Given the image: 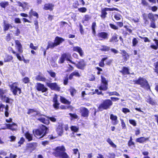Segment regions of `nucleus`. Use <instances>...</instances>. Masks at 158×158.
Wrapping results in <instances>:
<instances>
[{"instance_id":"nucleus-1","label":"nucleus","mask_w":158,"mask_h":158,"mask_svg":"<svg viewBox=\"0 0 158 158\" xmlns=\"http://www.w3.org/2000/svg\"><path fill=\"white\" fill-rule=\"evenodd\" d=\"M56 151L53 152V154L56 157L60 158H69V156L65 152V149L63 146H59L56 148Z\"/></svg>"},{"instance_id":"nucleus-2","label":"nucleus","mask_w":158,"mask_h":158,"mask_svg":"<svg viewBox=\"0 0 158 158\" xmlns=\"http://www.w3.org/2000/svg\"><path fill=\"white\" fill-rule=\"evenodd\" d=\"M48 128L44 125H42L40 128L36 130L34 132L35 135L37 138L40 139L44 137L48 133Z\"/></svg>"},{"instance_id":"nucleus-3","label":"nucleus","mask_w":158,"mask_h":158,"mask_svg":"<svg viewBox=\"0 0 158 158\" xmlns=\"http://www.w3.org/2000/svg\"><path fill=\"white\" fill-rule=\"evenodd\" d=\"M112 104L113 102L111 100L106 99L100 105L98 109L100 111H102L103 109L107 110L109 109Z\"/></svg>"},{"instance_id":"nucleus-4","label":"nucleus","mask_w":158,"mask_h":158,"mask_svg":"<svg viewBox=\"0 0 158 158\" xmlns=\"http://www.w3.org/2000/svg\"><path fill=\"white\" fill-rule=\"evenodd\" d=\"M135 84H139L144 88H149L148 81L144 78L140 77L137 80L134 81Z\"/></svg>"},{"instance_id":"nucleus-5","label":"nucleus","mask_w":158,"mask_h":158,"mask_svg":"<svg viewBox=\"0 0 158 158\" xmlns=\"http://www.w3.org/2000/svg\"><path fill=\"white\" fill-rule=\"evenodd\" d=\"M38 119L41 122L45 124H48L49 123V119L53 122L56 121V119L53 117L48 118L43 115H41L40 117L38 118Z\"/></svg>"},{"instance_id":"nucleus-6","label":"nucleus","mask_w":158,"mask_h":158,"mask_svg":"<svg viewBox=\"0 0 158 158\" xmlns=\"http://www.w3.org/2000/svg\"><path fill=\"white\" fill-rule=\"evenodd\" d=\"M18 83L16 82L9 85L11 91L12 92L13 94L15 95L17 94L18 91H19V94H20L21 92V89L18 87Z\"/></svg>"},{"instance_id":"nucleus-7","label":"nucleus","mask_w":158,"mask_h":158,"mask_svg":"<svg viewBox=\"0 0 158 158\" xmlns=\"http://www.w3.org/2000/svg\"><path fill=\"white\" fill-rule=\"evenodd\" d=\"M71 57V55L69 53L64 54L61 55V57L60 58L59 62L61 64H62L64 63L65 60H67L70 61L72 63L75 64L74 62H73L70 60Z\"/></svg>"},{"instance_id":"nucleus-8","label":"nucleus","mask_w":158,"mask_h":158,"mask_svg":"<svg viewBox=\"0 0 158 158\" xmlns=\"http://www.w3.org/2000/svg\"><path fill=\"white\" fill-rule=\"evenodd\" d=\"M79 110L82 116L84 117H87L88 116L89 112L87 109L85 107H81L80 108Z\"/></svg>"},{"instance_id":"nucleus-9","label":"nucleus","mask_w":158,"mask_h":158,"mask_svg":"<svg viewBox=\"0 0 158 158\" xmlns=\"http://www.w3.org/2000/svg\"><path fill=\"white\" fill-rule=\"evenodd\" d=\"M36 89L39 91H41L42 92H46L48 89L45 87L43 84L38 83L36 84L35 86Z\"/></svg>"},{"instance_id":"nucleus-10","label":"nucleus","mask_w":158,"mask_h":158,"mask_svg":"<svg viewBox=\"0 0 158 158\" xmlns=\"http://www.w3.org/2000/svg\"><path fill=\"white\" fill-rule=\"evenodd\" d=\"M47 85L52 90L59 91L60 89V87L56 83H47Z\"/></svg>"},{"instance_id":"nucleus-11","label":"nucleus","mask_w":158,"mask_h":158,"mask_svg":"<svg viewBox=\"0 0 158 158\" xmlns=\"http://www.w3.org/2000/svg\"><path fill=\"white\" fill-rule=\"evenodd\" d=\"M75 64L77 68L81 70H83L86 66V64L83 60H81L77 64L75 63Z\"/></svg>"},{"instance_id":"nucleus-12","label":"nucleus","mask_w":158,"mask_h":158,"mask_svg":"<svg viewBox=\"0 0 158 158\" xmlns=\"http://www.w3.org/2000/svg\"><path fill=\"white\" fill-rule=\"evenodd\" d=\"M117 117L114 114H111L110 115V118L112 121V124L114 125H116L117 124L118 121L117 120Z\"/></svg>"},{"instance_id":"nucleus-13","label":"nucleus","mask_w":158,"mask_h":158,"mask_svg":"<svg viewBox=\"0 0 158 158\" xmlns=\"http://www.w3.org/2000/svg\"><path fill=\"white\" fill-rule=\"evenodd\" d=\"M54 5L52 3H47L44 5V9L46 10H52Z\"/></svg>"},{"instance_id":"nucleus-14","label":"nucleus","mask_w":158,"mask_h":158,"mask_svg":"<svg viewBox=\"0 0 158 158\" xmlns=\"http://www.w3.org/2000/svg\"><path fill=\"white\" fill-rule=\"evenodd\" d=\"M73 50L78 52L81 56H82L84 55V52L81 48L79 46H76L73 47Z\"/></svg>"},{"instance_id":"nucleus-15","label":"nucleus","mask_w":158,"mask_h":158,"mask_svg":"<svg viewBox=\"0 0 158 158\" xmlns=\"http://www.w3.org/2000/svg\"><path fill=\"white\" fill-rule=\"evenodd\" d=\"M98 36L99 38H102L103 39H107L108 38V34L104 32L99 33Z\"/></svg>"},{"instance_id":"nucleus-16","label":"nucleus","mask_w":158,"mask_h":158,"mask_svg":"<svg viewBox=\"0 0 158 158\" xmlns=\"http://www.w3.org/2000/svg\"><path fill=\"white\" fill-rule=\"evenodd\" d=\"M17 3L19 6L22 7L24 10L29 9V6L27 2L22 3L20 2H18Z\"/></svg>"},{"instance_id":"nucleus-17","label":"nucleus","mask_w":158,"mask_h":158,"mask_svg":"<svg viewBox=\"0 0 158 158\" xmlns=\"http://www.w3.org/2000/svg\"><path fill=\"white\" fill-rule=\"evenodd\" d=\"M15 43L16 44V48L18 49V51L20 53L22 52V47L19 41L18 40H16L15 41Z\"/></svg>"},{"instance_id":"nucleus-18","label":"nucleus","mask_w":158,"mask_h":158,"mask_svg":"<svg viewBox=\"0 0 158 158\" xmlns=\"http://www.w3.org/2000/svg\"><path fill=\"white\" fill-rule=\"evenodd\" d=\"M73 76H75V77H80L81 76V75L77 70H75L74 72L71 73L69 75V79H72L73 78Z\"/></svg>"},{"instance_id":"nucleus-19","label":"nucleus","mask_w":158,"mask_h":158,"mask_svg":"<svg viewBox=\"0 0 158 158\" xmlns=\"http://www.w3.org/2000/svg\"><path fill=\"white\" fill-rule=\"evenodd\" d=\"M12 26L11 24L8 23L6 21H4L3 25V29L4 31H7L10 28H12Z\"/></svg>"},{"instance_id":"nucleus-20","label":"nucleus","mask_w":158,"mask_h":158,"mask_svg":"<svg viewBox=\"0 0 158 158\" xmlns=\"http://www.w3.org/2000/svg\"><path fill=\"white\" fill-rule=\"evenodd\" d=\"M64 40L61 38L59 37L58 36L56 37L54 40V42L56 45V46L59 45L60 44L62 43Z\"/></svg>"},{"instance_id":"nucleus-21","label":"nucleus","mask_w":158,"mask_h":158,"mask_svg":"<svg viewBox=\"0 0 158 158\" xmlns=\"http://www.w3.org/2000/svg\"><path fill=\"white\" fill-rule=\"evenodd\" d=\"M121 54L122 55L124 61H126L129 59V55L125 50L122 51Z\"/></svg>"},{"instance_id":"nucleus-22","label":"nucleus","mask_w":158,"mask_h":158,"mask_svg":"<svg viewBox=\"0 0 158 158\" xmlns=\"http://www.w3.org/2000/svg\"><path fill=\"white\" fill-rule=\"evenodd\" d=\"M7 128L12 131L16 130L17 129V125L15 123L12 124H6Z\"/></svg>"},{"instance_id":"nucleus-23","label":"nucleus","mask_w":158,"mask_h":158,"mask_svg":"<svg viewBox=\"0 0 158 158\" xmlns=\"http://www.w3.org/2000/svg\"><path fill=\"white\" fill-rule=\"evenodd\" d=\"M118 35L116 33H114L111 37L109 40V42H116L118 41Z\"/></svg>"},{"instance_id":"nucleus-24","label":"nucleus","mask_w":158,"mask_h":158,"mask_svg":"<svg viewBox=\"0 0 158 158\" xmlns=\"http://www.w3.org/2000/svg\"><path fill=\"white\" fill-rule=\"evenodd\" d=\"M149 139V138H145L143 137H142L136 139V141L140 143H143L146 140Z\"/></svg>"},{"instance_id":"nucleus-25","label":"nucleus","mask_w":158,"mask_h":158,"mask_svg":"<svg viewBox=\"0 0 158 158\" xmlns=\"http://www.w3.org/2000/svg\"><path fill=\"white\" fill-rule=\"evenodd\" d=\"M57 134L59 135H62L63 132V127L59 125L56 129Z\"/></svg>"},{"instance_id":"nucleus-26","label":"nucleus","mask_w":158,"mask_h":158,"mask_svg":"<svg viewBox=\"0 0 158 158\" xmlns=\"http://www.w3.org/2000/svg\"><path fill=\"white\" fill-rule=\"evenodd\" d=\"M35 79L36 80L39 81H45L46 80L45 78L42 75H40L36 77Z\"/></svg>"},{"instance_id":"nucleus-27","label":"nucleus","mask_w":158,"mask_h":158,"mask_svg":"<svg viewBox=\"0 0 158 158\" xmlns=\"http://www.w3.org/2000/svg\"><path fill=\"white\" fill-rule=\"evenodd\" d=\"M60 100L61 102L62 103L68 105H69L70 104V102L66 100L64 97L60 96Z\"/></svg>"},{"instance_id":"nucleus-28","label":"nucleus","mask_w":158,"mask_h":158,"mask_svg":"<svg viewBox=\"0 0 158 158\" xmlns=\"http://www.w3.org/2000/svg\"><path fill=\"white\" fill-rule=\"evenodd\" d=\"M99 89L100 90H106L108 89V84L102 83Z\"/></svg>"},{"instance_id":"nucleus-29","label":"nucleus","mask_w":158,"mask_h":158,"mask_svg":"<svg viewBox=\"0 0 158 158\" xmlns=\"http://www.w3.org/2000/svg\"><path fill=\"white\" fill-rule=\"evenodd\" d=\"M26 138L29 141L31 140L32 139V135L30 134L28 132H27L25 134Z\"/></svg>"},{"instance_id":"nucleus-30","label":"nucleus","mask_w":158,"mask_h":158,"mask_svg":"<svg viewBox=\"0 0 158 158\" xmlns=\"http://www.w3.org/2000/svg\"><path fill=\"white\" fill-rule=\"evenodd\" d=\"M123 74L126 75L129 73L128 69L126 67H123L122 70L121 71Z\"/></svg>"},{"instance_id":"nucleus-31","label":"nucleus","mask_w":158,"mask_h":158,"mask_svg":"<svg viewBox=\"0 0 158 158\" xmlns=\"http://www.w3.org/2000/svg\"><path fill=\"white\" fill-rule=\"evenodd\" d=\"M107 15V13L104 9H102L101 11V17L102 18L104 19L106 18V15Z\"/></svg>"},{"instance_id":"nucleus-32","label":"nucleus","mask_w":158,"mask_h":158,"mask_svg":"<svg viewBox=\"0 0 158 158\" xmlns=\"http://www.w3.org/2000/svg\"><path fill=\"white\" fill-rule=\"evenodd\" d=\"M110 49V47L106 46L103 45L102 46L100 50L103 51H108Z\"/></svg>"},{"instance_id":"nucleus-33","label":"nucleus","mask_w":158,"mask_h":158,"mask_svg":"<svg viewBox=\"0 0 158 158\" xmlns=\"http://www.w3.org/2000/svg\"><path fill=\"white\" fill-rule=\"evenodd\" d=\"M48 47H50V48H53L54 47L56 46V45L54 42V43L49 41L48 42Z\"/></svg>"},{"instance_id":"nucleus-34","label":"nucleus","mask_w":158,"mask_h":158,"mask_svg":"<svg viewBox=\"0 0 158 158\" xmlns=\"http://www.w3.org/2000/svg\"><path fill=\"white\" fill-rule=\"evenodd\" d=\"M29 14L31 15H33L34 16L36 17L37 18H38L39 17V15L35 11L33 10H31L29 12Z\"/></svg>"},{"instance_id":"nucleus-35","label":"nucleus","mask_w":158,"mask_h":158,"mask_svg":"<svg viewBox=\"0 0 158 158\" xmlns=\"http://www.w3.org/2000/svg\"><path fill=\"white\" fill-rule=\"evenodd\" d=\"M132 43L133 46H135L138 43V39L135 38H134L132 40Z\"/></svg>"},{"instance_id":"nucleus-36","label":"nucleus","mask_w":158,"mask_h":158,"mask_svg":"<svg viewBox=\"0 0 158 158\" xmlns=\"http://www.w3.org/2000/svg\"><path fill=\"white\" fill-rule=\"evenodd\" d=\"M107 94H109L110 96L112 95H116L117 96H120L119 94L116 91L114 92H108L107 93Z\"/></svg>"},{"instance_id":"nucleus-37","label":"nucleus","mask_w":158,"mask_h":158,"mask_svg":"<svg viewBox=\"0 0 158 158\" xmlns=\"http://www.w3.org/2000/svg\"><path fill=\"white\" fill-rule=\"evenodd\" d=\"M107 59V57L102 58L99 63V66L101 67H103L104 66V61Z\"/></svg>"},{"instance_id":"nucleus-38","label":"nucleus","mask_w":158,"mask_h":158,"mask_svg":"<svg viewBox=\"0 0 158 158\" xmlns=\"http://www.w3.org/2000/svg\"><path fill=\"white\" fill-rule=\"evenodd\" d=\"M107 141L113 147L115 148L116 147V145L112 142L110 139L108 138L107 139Z\"/></svg>"},{"instance_id":"nucleus-39","label":"nucleus","mask_w":158,"mask_h":158,"mask_svg":"<svg viewBox=\"0 0 158 158\" xmlns=\"http://www.w3.org/2000/svg\"><path fill=\"white\" fill-rule=\"evenodd\" d=\"M71 130L74 132H77L78 131L79 129L78 127L76 126H72L70 127Z\"/></svg>"},{"instance_id":"nucleus-40","label":"nucleus","mask_w":158,"mask_h":158,"mask_svg":"<svg viewBox=\"0 0 158 158\" xmlns=\"http://www.w3.org/2000/svg\"><path fill=\"white\" fill-rule=\"evenodd\" d=\"M69 114L71 117L70 118L71 120H72L73 118L77 119L78 118L77 115L76 114H72L71 113H69Z\"/></svg>"},{"instance_id":"nucleus-41","label":"nucleus","mask_w":158,"mask_h":158,"mask_svg":"<svg viewBox=\"0 0 158 158\" xmlns=\"http://www.w3.org/2000/svg\"><path fill=\"white\" fill-rule=\"evenodd\" d=\"M154 16H155V15H154L152 13H150L148 15V18L152 20L151 21L155 20L154 17Z\"/></svg>"},{"instance_id":"nucleus-42","label":"nucleus","mask_w":158,"mask_h":158,"mask_svg":"<svg viewBox=\"0 0 158 158\" xmlns=\"http://www.w3.org/2000/svg\"><path fill=\"white\" fill-rule=\"evenodd\" d=\"M69 90L72 96H73L74 94H75L76 92V90L73 87H71Z\"/></svg>"},{"instance_id":"nucleus-43","label":"nucleus","mask_w":158,"mask_h":158,"mask_svg":"<svg viewBox=\"0 0 158 158\" xmlns=\"http://www.w3.org/2000/svg\"><path fill=\"white\" fill-rule=\"evenodd\" d=\"M8 5V2H1L0 3V6L3 8H5Z\"/></svg>"},{"instance_id":"nucleus-44","label":"nucleus","mask_w":158,"mask_h":158,"mask_svg":"<svg viewBox=\"0 0 158 158\" xmlns=\"http://www.w3.org/2000/svg\"><path fill=\"white\" fill-rule=\"evenodd\" d=\"M101 81L102 83L103 84H108V81L103 77L101 76Z\"/></svg>"},{"instance_id":"nucleus-45","label":"nucleus","mask_w":158,"mask_h":158,"mask_svg":"<svg viewBox=\"0 0 158 158\" xmlns=\"http://www.w3.org/2000/svg\"><path fill=\"white\" fill-rule=\"evenodd\" d=\"M104 10L106 11H114V10H116L118 11V9L117 8H104Z\"/></svg>"},{"instance_id":"nucleus-46","label":"nucleus","mask_w":158,"mask_h":158,"mask_svg":"<svg viewBox=\"0 0 158 158\" xmlns=\"http://www.w3.org/2000/svg\"><path fill=\"white\" fill-rule=\"evenodd\" d=\"M2 99L6 103H10V99L5 96H2Z\"/></svg>"},{"instance_id":"nucleus-47","label":"nucleus","mask_w":158,"mask_h":158,"mask_svg":"<svg viewBox=\"0 0 158 158\" xmlns=\"http://www.w3.org/2000/svg\"><path fill=\"white\" fill-rule=\"evenodd\" d=\"M78 10L81 12L84 13L86 11L87 9L86 8L83 7L79 8L78 9Z\"/></svg>"},{"instance_id":"nucleus-48","label":"nucleus","mask_w":158,"mask_h":158,"mask_svg":"<svg viewBox=\"0 0 158 158\" xmlns=\"http://www.w3.org/2000/svg\"><path fill=\"white\" fill-rule=\"evenodd\" d=\"M13 57L11 56L8 55L7 56L6 58L5 59V62H9L12 60Z\"/></svg>"},{"instance_id":"nucleus-49","label":"nucleus","mask_w":158,"mask_h":158,"mask_svg":"<svg viewBox=\"0 0 158 158\" xmlns=\"http://www.w3.org/2000/svg\"><path fill=\"white\" fill-rule=\"evenodd\" d=\"M155 21V20L151 21V23H150V27L153 28H156V26Z\"/></svg>"},{"instance_id":"nucleus-50","label":"nucleus","mask_w":158,"mask_h":158,"mask_svg":"<svg viewBox=\"0 0 158 158\" xmlns=\"http://www.w3.org/2000/svg\"><path fill=\"white\" fill-rule=\"evenodd\" d=\"M25 141V139L23 137H22L20 139L19 141L18 142V143L19 144V147H20L21 145Z\"/></svg>"},{"instance_id":"nucleus-51","label":"nucleus","mask_w":158,"mask_h":158,"mask_svg":"<svg viewBox=\"0 0 158 158\" xmlns=\"http://www.w3.org/2000/svg\"><path fill=\"white\" fill-rule=\"evenodd\" d=\"M12 52L13 53L15 54L16 56H17V58L19 60H22L23 59L21 57L19 56V54H16L15 52L13 50H12Z\"/></svg>"},{"instance_id":"nucleus-52","label":"nucleus","mask_w":158,"mask_h":158,"mask_svg":"<svg viewBox=\"0 0 158 158\" xmlns=\"http://www.w3.org/2000/svg\"><path fill=\"white\" fill-rule=\"evenodd\" d=\"M121 17V15L119 14H116L114 16V18L117 20H120Z\"/></svg>"},{"instance_id":"nucleus-53","label":"nucleus","mask_w":158,"mask_h":158,"mask_svg":"<svg viewBox=\"0 0 158 158\" xmlns=\"http://www.w3.org/2000/svg\"><path fill=\"white\" fill-rule=\"evenodd\" d=\"M6 90H4L2 89H0V95L2 97L4 96L3 95L6 93Z\"/></svg>"},{"instance_id":"nucleus-54","label":"nucleus","mask_w":158,"mask_h":158,"mask_svg":"<svg viewBox=\"0 0 158 158\" xmlns=\"http://www.w3.org/2000/svg\"><path fill=\"white\" fill-rule=\"evenodd\" d=\"M129 122L133 126H136V123L135 120L130 119L129 120Z\"/></svg>"},{"instance_id":"nucleus-55","label":"nucleus","mask_w":158,"mask_h":158,"mask_svg":"<svg viewBox=\"0 0 158 158\" xmlns=\"http://www.w3.org/2000/svg\"><path fill=\"white\" fill-rule=\"evenodd\" d=\"M59 104L58 102H55L53 104V106L55 109H57L59 108Z\"/></svg>"},{"instance_id":"nucleus-56","label":"nucleus","mask_w":158,"mask_h":158,"mask_svg":"<svg viewBox=\"0 0 158 158\" xmlns=\"http://www.w3.org/2000/svg\"><path fill=\"white\" fill-rule=\"evenodd\" d=\"M30 47L32 49L35 50H36L38 48V47L37 46H34L33 44L32 43L30 44Z\"/></svg>"},{"instance_id":"nucleus-57","label":"nucleus","mask_w":158,"mask_h":158,"mask_svg":"<svg viewBox=\"0 0 158 158\" xmlns=\"http://www.w3.org/2000/svg\"><path fill=\"white\" fill-rule=\"evenodd\" d=\"M48 72L52 77H55L56 74L55 72H52L51 71H48Z\"/></svg>"},{"instance_id":"nucleus-58","label":"nucleus","mask_w":158,"mask_h":158,"mask_svg":"<svg viewBox=\"0 0 158 158\" xmlns=\"http://www.w3.org/2000/svg\"><path fill=\"white\" fill-rule=\"evenodd\" d=\"M115 156V154L113 153H109L108 156L110 158H114Z\"/></svg>"},{"instance_id":"nucleus-59","label":"nucleus","mask_w":158,"mask_h":158,"mask_svg":"<svg viewBox=\"0 0 158 158\" xmlns=\"http://www.w3.org/2000/svg\"><path fill=\"white\" fill-rule=\"evenodd\" d=\"M110 26L112 28L114 29L117 30L118 29V27L112 24H110Z\"/></svg>"},{"instance_id":"nucleus-60","label":"nucleus","mask_w":158,"mask_h":158,"mask_svg":"<svg viewBox=\"0 0 158 158\" xmlns=\"http://www.w3.org/2000/svg\"><path fill=\"white\" fill-rule=\"evenodd\" d=\"M147 102L150 104L152 105H154L155 104L154 101L151 98H149V99H148Z\"/></svg>"},{"instance_id":"nucleus-61","label":"nucleus","mask_w":158,"mask_h":158,"mask_svg":"<svg viewBox=\"0 0 158 158\" xmlns=\"http://www.w3.org/2000/svg\"><path fill=\"white\" fill-rule=\"evenodd\" d=\"M30 80L28 77H26L23 79V81L25 83H27L29 82Z\"/></svg>"},{"instance_id":"nucleus-62","label":"nucleus","mask_w":158,"mask_h":158,"mask_svg":"<svg viewBox=\"0 0 158 158\" xmlns=\"http://www.w3.org/2000/svg\"><path fill=\"white\" fill-rule=\"evenodd\" d=\"M15 22L16 23H20L21 21L19 18H16L15 19Z\"/></svg>"},{"instance_id":"nucleus-63","label":"nucleus","mask_w":158,"mask_h":158,"mask_svg":"<svg viewBox=\"0 0 158 158\" xmlns=\"http://www.w3.org/2000/svg\"><path fill=\"white\" fill-rule=\"evenodd\" d=\"M122 111L125 114H126L127 113L129 112H130V110L129 109L125 108H123V109Z\"/></svg>"},{"instance_id":"nucleus-64","label":"nucleus","mask_w":158,"mask_h":158,"mask_svg":"<svg viewBox=\"0 0 158 158\" xmlns=\"http://www.w3.org/2000/svg\"><path fill=\"white\" fill-rule=\"evenodd\" d=\"M154 70L155 72L158 73V61L156 63Z\"/></svg>"}]
</instances>
